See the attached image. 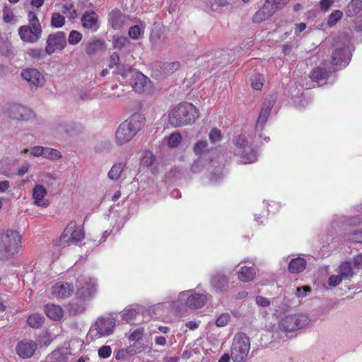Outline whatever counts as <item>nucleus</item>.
<instances>
[{
    "mask_svg": "<svg viewBox=\"0 0 362 362\" xmlns=\"http://www.w3.org/2000/svg\"><path fill=\"white\" fill-rule=\"evenodd\" d=\"M144 122L145 117L141 113L132 114L118 127L115 132L116 143L122 146L129 142L141 129Z\"/></svg>",
    "mask_w": 362,
    "mask_h": 362,
    "instance_id": "obj_1",
    "label": "nucleus"
},
{
    "mask_svg": "<svg viewBox=\"0 0 362 362\" xmlns=\"http://www.w3.org/2000/svg\"><path fill=\"white\" fill-rule=\"evenodd\" d=\"M199 117L198 110L191 103H180L173 108L168 115L170 124L175 127L189 124Z\"/></svg>",
    "mask_w": 362,
    "mask_h": 362,
    "instance_id": "obj_2",
    "label": "nucleus"
},
{
    "mask_svg": "<svg viewBox=\"0 0 362 362\" xmlns=\"http://www.w3.org/2000/svg\"><path fill=\"white\" fill-rule=\"evenodd\" d=\"M21 247V236L14 230L0 233V259H7L18 253Z\"/></svg>",
    "mask_w": 362,
    "mask_h": 362,
    "instance_id": "obj_3",
    "label": "nucleus"
},
{
    "mask_svg": "<svg viewBox=\"0 0 362 362\" xmlns=\"http://www.w3.org/2000/svg\"><path fill=\"white\" fill-rule=\"evenodd\" d=\"M28 24L21 26L18 35L21 39L28 43H35L39 40L42 34V25L37 15L32 11L28 13Z\"/></svg>",
    "mask_w": 362,
    "mask_h": 362,
    "instance_id": "obj_4",
    "label": "nucleus"
},
{
    "mask_svg": "<svg viewBox=\"0 0 362 362\" xmlns=\"http://www.w3.org/2000/svg\"><path fill=\"white\" fill-rule=\"evenodd\" d=\"M250 349V338L243 332L235 334L230 356L234 362H246Z\"/></svg>",
    "mask_w": 362,
    "mask_h": 362,
    "instance_id": "obj_5",
    "label": "nucleus"
},
{
    "mask_svg": "<svg viewBox=\"0 0 362 362\" xmlns=\"http://www.w3.org/2000/svg\"><path fill=\"white\" fill-rule=\"evenodd\" d=\"M117 75H120L123 78L131 80L129 81L133 89L137 93H143L149 81L148 78L141 72L131 67L119 68L116 71Z\"/></svg>",
    "mask_w": 362,
    "mask_h": 362,
    "instance_id": "obj_6",
    "label": "nucleus"
},
{
    "mask_svg": "<svg viewBox=\"0 0 362 362\" xmlns=\"http://www.w3.org/2000/svg\"><path fill=\"white\" fill-rule=\"evenodd\" d=\"M235 155L240 156L245 163H253L257 159V153L248 144L247 137L244 134L235 136L233 139Z\"/></svg>",
    "mask_w": 362,
    "mask_h": 362,
    "instance_id": "obj_7",
    "label": "nucleus"
},
{
    "mask_svg": "<svg viewBox=\"0 0 362 362\" xmlns=\"http://www.w3.org/2000/svg\"><path fill=\"white\" fill-rule=\"evenodd\" d=\"M310 322L309 318L303 314L286 315L279 322V329L284 332H292L302 329Z\"/></svg>",
    "mask_w": 362,
    "mask_h": 362,
    "instance_id": "obj_8",
    "label": "nucleus"
},
{
    "mask_svg": "<svg viewBox=\"0 0 362 362\" xmlns=\"http://www.w3.org/2000/svg\"><path fill=\"white\" fill-rule=\"evenodd\" d=\"M84 238V232L81 226L76 221H71L62 233L59 242L60 245H67L78 243Z\"/></svg>",
    "mask_w": 362,
    "mask_h": 362,
    "instance_id": "obj_9",
    "label": "nucleus"
},
{
    "mask_svg": "<svg viewBox=\"0 0 362 362\" xmlns=\"http://www.w3.org/2000/svg\"><path fill=\"white\" fill-rule=\"evenodd\" d=\"M178 298L180 302L184 303L186 306L192 309L203 307L207 301L205 294L194 293L190 290L181 292Z\"/></svg>",
    "mask_w": 362,
    "mask_h": 362,
    "instance_id": "obj_10",
    "label": "nucleus"
},
{
    "mask_svg": "<svg viewBox=\"0 0 362 362\" xmlns=\"http://www.w3.org/2000/svg\"><path fill=\"white\" fill-rule=\"evenodd\" d=\"M66 46V37L65 33L57 31L48 35L45 50L47 54L51 55L57 51L62 50Z\"/></svg>",
    "mask_w": 362,
    "mask_h": 362,
    "instance_id": "obj_11",
    "label": "nucleus"
},
{
    "mask_svg": "<svg viewBox=\"0 0 362 362\" xmlns=\"http://www.w3.org/2000/svg\"><path fill=\"white\" fill-rule=\"evenodd\" d=\"M115 322L112 318H99L94 327L90 328V334L96 338L108 336L113 332Z\"/></svg>",
    "mask_w": 362,
    "mask_h": 362,
    "instance_id": "obj_12",
    "label": "nucleus"
},
{
    "mask_svg": "<svg viewBox=\"0 0 362 362\" xmlns=\"http://www.w3.org/2000/svg\"><path fill=\"white\" fill-rule=\"evenodd\" d=\"M22 78L26 81L32 89H37L45 83L44 76L36 69L28 68L21 72Z\"/></svg>",
    "mask_w": 362,
    "mask_h": 362,
    "instance_id": "obj_13",
    "label": "nucleus"
},
{
    "mask_svg": "<svg viewBox=\"0 0 362 362\" xmlns=\"http://www.w3.org/2000/svg\"><path fill=\"white\" fill-rule=\"evenodd\" d=\"M8 116L13 119L28 121L35 117L34 112L25 106L14 104L8 110Z\"/></svg>",
    "mask_w": 362,
    "mask_h": 362,
    "instance_id": "obj_14",
    "label": "nucleus"
},
{
    "mask_svg": "<svg viewBox=\"0 0 362 362\" xmlns=\"http://www.w3.org/2000/svg\"><path fill=\"white\" fill-rule=\"evenodd\" d=\"M81 25L84 29L95 32L100 27L99 16L93 11H86L81 18Z\"/></svg>",
    "mask_w": 362,
    "mask_h": 362,
    "instance_id": "obj_15",
    "label": "nucleus"
},
{
    "mask_svg": "<svg viewBox=\"0 0 362 362\" xmlns=\"http://www.w3.org/2000/svg\"><path fill=\"white\" fill-rule=\"evenodd\" d=\"M274 104V101L273 100H268L264 104V106L260 111L255 127V132L259 136H261V132L267 121Z\"/></svg>",
    "mask_w": 362,
    "mask_h": 362,
    "instance_id": "obj_16",
    "label": "nucleus"
},
{
    "mask_svg": "<svg viewBox=\"0 0 362 362\" xmlns=\"http://www.w3.org/2000/svg\"><path fill=\"white\" fill-rule=\"evenodd\" d=\"M37 344L33 340L24 339L18 342L16 346L18 355L23 358H29L35 353Z\"/></svg>",
    "mask_w": 362,
    "mask_h": 362,
    "instance_id": "obj_17",
    "label": "nucleus"
},
{
    "mask_svg": "<svg viewBox=\"0 0 362 362\" xmlns=\"http://www.w3.org/2000/svg\"><path fill=\"white\" fill-rule=\"evenodd\" d=\"M211 286L218 293L226 291L228 287V279L222 272H216L211 277Z\"/></svg>",
    "mask_w": 362,
    "mask_h": 362,
    "instance_id": "obj_18",
    "label": "nucleus"
},
{
    "mask_svg": "<svg viewBox=\"0 0 362 362\" xmlns=\"http://www.w3.org/2000/svg\"><path fill=\"white\" fill-rule=\"evenodd\" d=\"M52 296L58 298H66L74 293V288L69 284L57 282L51 288Z\"/></svg>",
    "mask_w": 362,
    "mask_h": 362,
    "instance_id": "obj_19",
    "label": "nucleus"
},
{
    "mask_svg": "<svg viewBox=\"0 0 362 362\" xmlns=\"http://www.w3.org/2000/svg\"><path fill=\"white\" fill-rule=\"evenodd\" d=\"M350 53L346 49L340 47L336 49L332 55V64L343 67L349 64Z\"/></svg>",
    "mask_w": 362,
    "mask_h": 362,
    "instance_id": "obj_20",
    "label": "nucleus"
},
{
    "mask_svg": "<svg viewBox=\"0 0 362 362\" xmlns=\"http://www.w3.org/2000/svg\"><path fill=\"white\" fill-rule=\"evenodd\" d=\"M275 13L269 4V1L266 0L264 5L255 13L252 17V21L255 23H259L269 18Z\"/></svg>",
    "mask_w": 362,
    "mask_h": 362,
    "instance_id": "obj_21",
    "label": "nucleus"
},
{
    "mask_svg": "<svg viewBox=\"0 0 362 362\" xmlns=\"http://www.w3.org/2000/svg\"><path fill=\"white\" fill-rule=\"evenodd\" d=\"M47 194L46 188L42 185H36L33 189L34 203L38 206L47 207L49 202L45 198Z\"/></svg>",
    "mask_w": 362,
    "mask_h": 362,
    "instance_id": "obj_22",
    "label": "nucleus"
},
{
    "mask_svg": "<svg viewBox=\"0 0 362 362\" xmlns=\"http://www.w3.org/2000/svg\"><path fill=\"white\" fill-rule=\"evenodd\" d=\"M96 292V281L93 279H88L84 282L76 293V295L82 298H90Z\"/></svg>",
    "mask_w": 362,
    "mask_h": 362,
    "instance_id": "obj_23",
    "label": "nucleus"
},
{
    "mask_svg": "<svg viewBox=\"0 0 362 362\" xmlns=\"http://www.w3.org/2000/svg\"><path fill=\"white\" fill-rule=\"evenodd\" d=\"M44 311L47 316L54 321H59L64 316L62 308L55 304H47L44 307Z\"/></svg>",
    "mask_w": 362,
    "mask_h": 362,
    "instance_id": "obj_24",
    "label": "nucleus"
},
{
    "mask_svg": "<svg viewBox=\"0 0 362 362\" xmlns=\"http://www.w3.org/2000/svg\"><path fill=\"white\" fill-rule=\"evenodd\" d=\"M105 48V42L103 40L97 39L88 42L85 48V52L88 56H93Z\"/></svg>",
    "mask_w": 362,
    "mask_h": 362,
    "instance_id": "obj_25",
    "label": "nucleus"
},
{
    "mask_svg": "<svg viewBox=\"0 0 362 362\" xmlns=\"http://www.w3.org/2000/svg\"><path fill=\"white\" fill-rule=\"evenodd\" d=\"M255 275V269L250 267H242L238 273V279L243 282L252 281Z\"/></svg>",
    "mask_w": 362,
    "mask_h": 362,
    "instance_id": "obj_26",
    "label": "nucleus"
},
{
    "mask_svg": "<svg viewBox=\"0 0 362 362\" xmlns=\"http://www.w3.org/2000/svg\"><path fill=\"white\" fill-rule=\"evenodd\" d=\"M306 267V261L302 257L293 259L288 264V271L292 274L303 272Z\"/></svg>",
    "mask_w": 362,
    "mask_h": 362,
    "instance_id": "obj_27",
    "label": "nucleus"
},
{
    "mask_svg": "<svg viewBox=\"0 0 362 362\" xmlns=\"http://www.w3.org/2000/svg\"><path fill=\"white\" fill-rule=\"evenodd\" d=\"M362 11V0H351L347 6L346 13L348 16H356Z\"/></svg>",
    "mask_w": 362,
    "mask_h": 362,
    "instance_id": "obj_28",
    "label": "nucleus"
},
{
    "mask_svg": "<svg viewBox=\"0 0 362 362\" xmlns=\"http://www.w3.org/2000/svg\"><path fill=\"white\" fill-rule=\"evenodd\" d=\"M310 76L313 81L322 82L327 78L328 73L325 68L317 67L311 71Z\"/></svg>",
    "mask_w": 362,
    "mask_h": 362,
    "instance_id": "obj_29",
    "label": "nucleus"
},
{
    "mask_svg": "<svg viewBox=\"0 0 362 362\" xmlns=\"http://www.w3.org/2000/svg\"><path fill=\"white\" fill-rule=\"evenodd\" d=\"M211 148L207 141L199 140L194 145L193 151L197 156H202L208 153Z\"/></svg>",
    "mask_w": 362,
    "mask_h": 362,
    "instance_id": "obj_30",
    "label": "nucleus"
},
{
    "mask_svg": "<svg viewBox=\"0 0 362 362\" xmlns=\"http://www.w3.org/2000/svg\"><path fill=\"white\" fill-rule=\"evenodd\" d=\"M124 168V164L117 163L113 165L108 173V177L112 180H118Z\"/></svg>",
    "mask_w": 362,
    "mask_h": 362,
    "instance_id": "obj_31",
    "label": "nucleus"
},
{
    "mask_svg": "<svg viewBox=\"0 0 362 362\" xmlns=\"http://www.w3.org/2000/svg\"><path fill=\"white\" fill-rule=\"evenodd\" d=\"M27 323L33 328H39L44 323V317L38 313L30 315L27 319Z\"/></svg>",
    "mask_w": 362,
    "mask_h": 362,
    "instance_id": "obj_32",
    "label": "nucleus"
},
{
    "mask_svg": "<svg viewBox=\"0 0 362 362\" xmlns=\"http://www.w3.org/2000/svg\"><path fill=\"white\" fill-rule=\"evenodd\" d=\"M339 274L341 275L343 279L351 277L354 274V272L351 263L349 262H342L339 267Z\"/></svg>",
    "mask_w": 362,
    "mask_h": 362,
    "instance_id": "obj_33",
    "label": "nucleus"
},
{
    "mask_svg": "<svg viewBox=\"0 0 362 362\" xmlns=\"http://www.w3.org/2000/svg\"><path fill=\"white\" fill-rule=\"evenodd\" d=\"M65 23L64 17L59 13H54L51 18V25L59 28H62Z\"/></svg>",
    "mask_w": 362,
    "mask_h": 362,
    "instance_id": "obj_34",
    "label": "nucleus"
},
{
    "mask_svg": "<svg viewBox=\"0 0 362 362\" xmlns=\"http://www.w3.org/2000/svg\"><path fill=\"white\" fill-rule=\"evenodd\" d=\"M43 157L52 160L59 159L62 157L60 152L56 149L45 147Z\"/></svg>",
    "mask_w": 362,
    "mask_h": 362,
    "instance_id": "obj_35",
    "label": "nucleus"
},
{
    "mask_svg": "<svg viewBox=\"0 0 362 362\" xmlns=\"http://www.w3.org/2000/svg\"><path fill=\"white\" fill-rule=\"evenodd\" d=\"M343 13L339 10H335L331 13L327 20V25L330 27L334 26L342 18Z\"/></svg>",
    "mask_w": 362,
    "mask_h": 362,
    "instance_id": "obj_36",
    "label": "nucleus"
},
{
    "mask_svg": "<svg viewBox=\"0 0 362 362\" xmlns=\"http://www.w3.org/2000/svg\"><path fill=\"white\" fill-rule=\"evenodd\" d=\"M62 12L71 20L75 19L77 16L76 11L74 9V6L71 4H66L62 6Z\"/></svg>",
    "mask_w": 362,
    "mask_h": 362,
    "instance_id": "obj_37",
    "label": "nucleus"
},
{
    "mask_svg": "<svg viewBox=\"0 0 362 362\" xmlns=\"http://www.w3.org/2000/svg\"><path fill=\"white\" fill-rule=\"evenodd\" d=\"M180 67L178 62H165L163 64V71L165 74H170L177 70Z\"/></svg>",
    "mask_w": 362,
    "mask_h": 362,
    "instance_id": "obj_38",
    "label": "nucleus"
},
{
    "mask_svg": "<svg viewBox=\"0 0 362 362\" xmlns=\"http://www.w3.org/2000/svg\"><path fill=\"white\" fill-rule=\"evenodd\" d=\"M108 66L110 69L117 67V69L114 71L115 74H117L116 71L118 70L119 68L122 69L123 67H125L124 66L119 65V57L117 52H113L111 54Z\"/></svg>",
    "mask_w": 362,
    "mask_h": 362,
    "instance_id": "obj_39",
    "label": "nucleus"
},
{
    "mask_svg": "<svg viewBox=\"0 0 362 362\" xmlns=\"http://www.w3.org/2000/svg\"><path fill=\"white\" fill-rule=\"evenodd\" d=\"M136 311L133 308H127L124 309L122 313V320H125L127 322H132L134 319H135L136 316Z\"/></svg>",
    "mask_w": 362,
    "mask_h": 362,
    "instance_id": "obj_40",
    "label": "nucleus"
},
{
    "mask_svg": "<svg viewBox=\"0 0 362 362\" xmlns=\"http://www.w3.org/2000/svg\"><path fill=\"white\" fill-rule=\"evenodd\" d=\"M82 39V34L77 30H71L68 37V42L71 45H77Z\"/></svg>",
    "mask_w": 362,
    "mask_h": 362,
    "instance_id": "obj_41",
    "label": "nucleus"
},
{
    "mask_svg": "<svg viewBox=\"0 0 362 362\" xmlns=\"http://www.w3.org/2000/svg\"><path fill=\"white\" fill-rule=\"evenodd\" d=\"M181 135L179 133H173L168 139L170 147H177L181 142Z\"/></svg>",
    "mask_w": 362,
    "mask_h": 362,
    "instance_id": "obj_42",
    "label": "nucleus"
},
{
    "mask_svg": "<svg viewBox=\"0 0 362 362\" xmlns=\"http://www.w3.org/2000/svg\"><path fill=\"white\" fill-rule=\"evenodd\" d=\"M269 1V4L271 7L273 8L274 11L276 13L277 11L281 9L284 6H286L290 0H268Z\"/></svg>",
    "mask_w": 362,
    "mask_h": 362,
    "instance_id": "obj_43",
    "label": "nucleus"
},
{
    "mask_svg": "<svg viewBox=\"0 0 362 362\" xmlns=\"http://www.w3.org/2000/svg\"><path fill=\"white\" fill-rule=\"evenodd\" d=\"M251 85L255 90H260L263 86V76L260 74L254 76L251 78Z\"/></svg>",
    "mask_w": 362,
    "mask_h": 362,
    "instance_id": "obj_44",
    "label": "nucleus"
},
{
    "mask_svg": "<svg viewBox=\"0 0 362 362\" xmlns=\"http://www.w3.org/2000/svg\"><path fill=\"white\" fill-rule=\"evenodd\" d=\"M209 139L212 144H216L222 139V134L219 129L214 128L209 133Z\"/></svg>",
    "mask_w": 362,
    "mask_h": 362,
    "instance_id": "obj_45",
    "label": "nucleus"
},
{
    "mask_svg": "<svg viewBox=\"0 0 362 362\" xmlns=\"http://www.w3.org/2000/svg\"><path fill=\"white\" fill-rule=\"evenodd\" d=\"M347 238L352 242L361 243L362 232L359 229H356L348 234Z\"/></svg>",
    "mask_w": 362,
    "mask_h": 362,
    "instance_id": "obj_46",
    "label": "nucleus"
},
{
    "mask_svg": "<svg viewBox=\"0 0 362 362\" xmlns=\"http://www.w3.org/2000/svg\"><path fill=\"white\" fill-rule=\"evenodd\" d=\"M146 349V346L144 344H137L136 343H134L132 345L129 346L127 349V351L129 354H136L141 353L145 351Z\"/></svg>",
    "mask_w": 362,
    "mask_h": 362,
    "instance_id": "obj_47",
    "label": "nucleus"
},
{
    "mask_svg": "<svg viewBox=\"0 0 362 362\" xmlns=\"http://www.w3.org/2000/svg\"><path fill=\"white\" fill-rule=\"evenodd\" d=\"M144 328H139L135 329L129 336V339L131 341H134V343H136L138 341L141 339L144 335Z\"/></svg>",
    "mask_w": 362,
    "mask_h": 362,
    "instance_id": "obj_48",
    "label": "nucleus"
},
{
    "mask_svg": "<svg viewBox=\"0 0 362 362\" xmlns=\"http://www.w3.org/2000/svg\"><path fill=\"white\" fill-rule=\"evenodd\" d=\"M229 320L230 315L228 313H223L216 319V325L218 327H224L228 323Z\"/></svg>",
    "mask_w": 362,
    "mask_h": 362,
    "instance_id": "obj_49",
    "label": "nucleus"
},
{
    "mask_svg": "<svg viewBox=\"0 0 362 362\" xmlns=\"http://www.w3.org/2000/svg\"><path fill=\"white\" fill-rule=\"evenodd\" d=\"M112 349L110 346H103L98 350V355L100 358H106L110 356Z\"/></svg>",
    "mask_w": 362,
    "mask_h": 362,
    "instance_id": "obj_50",
    "label": "nucleus"
},
{
    "mask_svg": "<svg viewBox=\"0 0 362 362\" xmlns=\"http://www.w3.org/2000/svg\"><path fill=\"white\" fill-rule=\"evenodd\" d=\"M141 28L138 25L132 26L129 30V35L131 38L136 40L141 35Z\"/></svg>",
    "mask_w": 362,
    "mask_h": 362,
    "instance_id": "obj_51",
    "label": "nucleus"
},
{
    "mask_svg": "<svg viewBox=\"0 0 362 362\" xmlns=\"http://www.w3.org/2000/svg\"><path fill=\"white\" fill-rule=\"evenodd\" d=\"M3 18L6 23H10L13 18L12 10L7 6H5L3 10Z\"/></svg>",
    "mask_w": 362,
    "mask_h": 362,
    "instance_id": "obj_52",
    "label": "nucleus"
},
{
    "mask_svg": "<svg viewBox=\"0 0 362 362\" xmlns=\"http://www.w3.org/2000/svg\"><path fill=\"white\" fill-rule=\"evenodd\" d=\"M343 279V277L338 274V275H332L328 280V284L330 286L335 287L337 285H339Z\"/></svg>",
    "mask_w": 362,
    "mask_h": 362,
    "instance_id": "obj_53",
    "label": "nucleus"
},
{
    "mask_svg": "<svg viewBox=\"0 0 362 362\" xmlns=\"http://www.w3.org/2000/svg\"><path fill=\"white\" fill-rule=\"evenodd\" d=\"M44 148H45V147L41 146H34L32 148H30V153L32 156H33L35 157H39V156L43 157Z\"/></svg>",
    "mask_w": 362,
    "mask_h": 362,
    "instance_id": "obj_54",
    "label": "nucleus"
},
{
    "mask_svg": "<svg viewBox=\"0 0 362 362\" xmlns=\"http://www.w3.org/2000/svg\"><path fill=\"white\" fill-rule=\"evenodd\" d=\"M255 302L259 306L264 308L268 307L271 303L270 300L268 298L261 296H258L256 297Z\"/></svg>",
    "mask_w": 362,
    "mask_h": 362,
    "instance_id": "obj_55",
    "label": "nucleus"
},
{
    "mask_svg": "<svg viewBox=\"0 0 362 362\" xmlns=\"http://www.w3.org/2000/svg\"><path fill=\"white\" fill-rule=\"evenodd\" d=\"M310 288L308 286H303V287H298L296 288V296L298 297V298H303V297H305L308 292H310Z\"/></svg>",
    "mask_w": 362,
    "mask_h": 362,
    "instance_id": "obj_56",
    "label": "nucleus"
},
{
    "mask_svg": "<svg viewBox=\"0 0 362 362\" xmlns=\"http://www.w3.org/2000/svg\"><path fill=\"white\" fill-rule=\"evenodd\" d=\"M30 168V164L28 163H25L21 165L18 169V175L20 176H23L26 174Z\"/></svg>",
    "mask_w": 362,
    "mask_h": 362,
    "instance_id": "obj_57",
    "label": "nucleus"
},
{
    "mask_svg": "<svg viewBox=\"0 0 362 362\" xmlns=\"http://www.w3.org/2000/svg\"><path fill=\"white\" fill-rule=\"evenodd\" d=\"M28 54L33 58L40 59L42 57V52L40 49H30L28 51Z\"/></svg>",
    "mask_w": 362,
    "mask_h": 362,
    "instance_id": "obj_58",
    "label": "nucleus"
},
{
    "mask_svg": "<svg viewBox=\"0 0 362 362\" xmlns=\"http://www.w3.org/2000/svg\"><path fill=\"white\" fill-rule=\"evenodd\" d=\"M166 339L163 336H156L155 337V343L157 346H165L166 344Z\"/></svg>",
    "mask_w": 362,
    "mask_h": 362,
    "instance_id": "obj_59",
    "label": "nucleus"
},
{
    "mask_svg": "<svg viewBox=\"0 0 362 362\" xmlns=\"http://www.w3.org/2000/svg\"><path fill=\"white\" fill-rule=\"evenodd\" d=\"M332 3V1L331 0H320V7L322 10L327 11Z\"/></svg>",
    "mask_w": 362,
    "mask_h": 362,
    "instance_id": "obj_60",
    "label": "nucleus"
},
{
    "mask_svg": "<svg viewBox=\"0 0 362 362\" xmlns=\"http://www.w3.org/2000/svg\"><path fill=\"white\" fill-rule=\"evenodd\" d=\"M361 218L359 216H356L349 219V224L351 226H357L361 224Z\"/></svg>",
    "mask_w": 362,
    "mask_h": 362,
    "instance_id": "obj_61",
    "label": "nucleus"
},
{
    "mask_svg": "<svg viewBox=\"0 0 362 362\" xmlns=\"http://www.w3.org/2000/svg\"><path fill=\"white\" fill-rule=\"evenodd\" d=\"M305 28L306 24L304 23L296 24L295 33L298 35V33L303 32Z\"/></svg>",
    "mask_w": 362,
    "mask_h": 362,
    "instance_id": "obj_62",
    "label": "nucleus"
},
{
    "mask_svg": "<svg viewBox=\"0 0 362 362\" xmlns=\"http://www.w3.org/2000/svg\"><path fill=\"white\" fill-rule=\"evenodd\" d=\"M9 187V182L8 180L0 181V192H5Z\"/></svg>",
    "mask_w": 362,
    "mask_h": 362,
    "instance_id": "obj_63",
    "label": "nucleus"
},
{
    "mask_svg": "<svg viewBox=\"0 0 362 362\" xmlns=\"http://www.w3.org/2000/svg\"><path fill=\"white\" fill-rule=\"evenodd\" d=\"M186 327L191 330H194L198 327V324L195 321H189L186 323Z\"/></svg>",
    "mask_w": 362,
    "mask_h": 362,
    "instance_id": "obj_64",
    "label": "nucleus"
}]
</instances>
